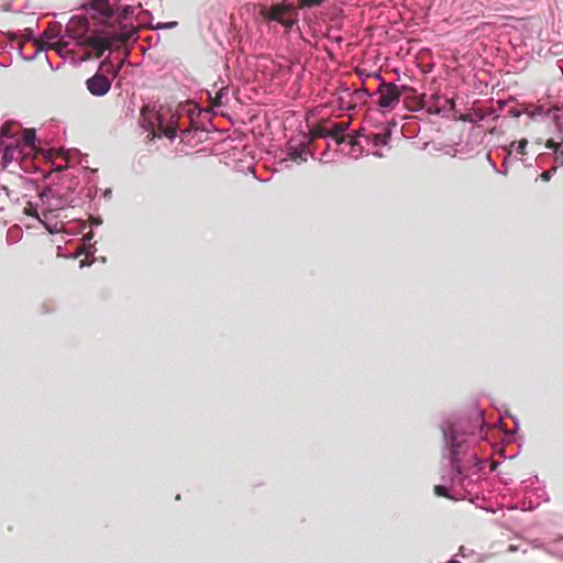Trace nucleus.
<instances>
[{"mask_svg":"<svg viewBox=\"0 0 563 563\" xmlns=\"http://www.w3.org/2000/svg\"><path fill=\"white\" fill-rule=\"evenodd\" d=\"M488 424L483 411L474 410L468 417L451 415L442 420V484L434 487L438 496L453 498L449 487H461L471 494L481 477L484 460L477 456L474 444Z\"/></svg>","mask_w":563,"mask_h":563,"instance_id":"obj_1","label":"nucleus"},{"mask_svg":"<svg viewBox=\"0 0 563 563\" xmlns=\"http://www.w3.org/2000/svg\"><path fill=\"white\" fill-rule=\"evenodd\" d=\"M95 9L107 19L115 18L119 22V30H92L85 16L70 18L65 27V36L71 38L77 46L88 52L86 58H100L117 42L128 41L137 33L135 26L124 23L134 12L132 5L114 7L109 2H102Z\"/></svg>","mask_w":563,"mask_h":563,"instance_id":"obj_2","label":"nucleus"},{"mask_svg":"<svg viewBox=\"0 0 563 563\" xmlns=\"http://www.w3.org/2000/svg\"><path fill=\"white\" fill-rule=\"evenodd\" d=\"M178 118L170 111H163L161 107L157 111H152L148 107H143L141 110V125L142 128L155 136H166L174 140L178 136Z\"/></svg>","mask_w":563,"mask_h":563,"instance_id":"obj_3","label":"nucleus"},{"mask_svg":"<svg viewBox=\"0 0 563 563\" xmlns=\"http://www.w3.org/2000/svg\"><path fill=\"white\" fill-rule=\"evenodd\" d=\"M407 90V86H397L395 82H386L382 80L376 92H374L376 99L375 103L382 109L393 110L400 102L402 93Z\"/></svg>","mask_w":563,"mask_h":563,"instance_id":"obj_4","label":"nucleus"},{"mask_svg":"<svg viewBox=\"0 0 563 563\" xmlns=\"http://www.w3.org/2000/svg\"><path fill=\"white\" fill-rule=\"evenodd\" d=\"M99 69L112 71L114 76L119 73V68L114 67L110 58H104L100 63ZM86 87L92 96L103 97L111 88V80L103 73L98 70L93 76L86 80Z\"/></svg>","mask_w":563,"mask_h":563,"instance_id":"obj_5","label":"nucleus"},{"mask_svg":"<svg viewBox=\"0 0 563 563\" xmlns=\"http://www.w3.org/2000/svg\"><path fill=\"white\" fill-rule=\"evenodd\" d=\"M289 11H290V7H288V5L275 4L269 8H266L263 11V15L268 21H275V22L282 24L283 26H285L286 29H290L292 26L294 22H292V20L287 18V14L289 13Z\"/></svg>","mask_w":563,"mask_h":563,"instance_id":"obj_6","label":"nucleus"},{"mask_svg":"<svg viewBox=\"0 0 563 563\" xmlns=\"http://www.w3.org/2000/svg\"><path fill=\"white\" fill-rule=\"evenodd\" d=\"M554 124L558 133V137L561 139V143H558L553 139L548 140L545 146L552 150L555 154L556 163L563 165V112L554 115Z\"/></svg>","mask_w":563,"mask_h":563,"instance_id":"obj_7","label":"nucleus"},{"mask_svg":"<svg viewBox=\"0 0 563 563\" xmlns=\"http://www.w3.org/2000/svg\"><path fill=\"white\" fill-rule=\"evenodd\" d=\"M60 31H62V25L58 24V26H56V30H55V27H51L48 31L44 32L42 35V38L35 41V43L37 45V51L34 53V55L26 57V59L32 60L35 58V56L37 55L38 52L46 51V49H49L53 47L55 48L54 45L48 44V42H47L48 40L60 37L62 46L63 47L67 46L68 43L64 41V36L60 35Z\"/></svg>","mask_w":563,"mask_h":563,"instance_id":"obj_8","label":"nucleus"},{"mask_svg":"<svg viewBox=\"0 0 563 563\" xmlns=\"http://www.w3.org/2000/svg\"><path fill=\"white\" fill-rule=\"evenodd\" d=\"M1 166L8 168L13 162H20L24 156V150L19 142H10L2 146Z\"/></svg>","mask_w":563,"mask_h":563,"instance_id":"obj_9","label":"nucleus"},{"mask_svg":"<svg viewBox=\"0 0 563 563\" xmlns=\"http://www.w3.org/2000/svg\"><path fill=\"white\" fill-rule=\"evenodd\" d=\"M395 124L387 123L384 125L383 131L379 133H373L371 135L374 146H385L389 143L393 134V128Z\"/></svg>","mask_w":563,"mask_h":563,"instance_id":"obj_10","label":"nucleus"},{"mask_svg":"<svg viewBox=\"0 0 563 563\" xmlns=\"http://www.w3.org/2000/svg\"><path fill=\"white\" fill-rule=\"evenodd\" d=\"M350 123L349 122H335L330 124V131H331V139H333L338 144H341L344 142V134L346 130L349 129Z\"/></svg>","mask_w":563,"mask_h":563,"instance_id":"obj_11","label":"nucleus"},{"mask_svg":"<svg viewBox=\"0 0 563 563\" xmlns=\"http://www.w3.org/2000/svg\"><path fill=\"white\" fill-rule=\"evenodd\" d=\"M527 146H528V140L521 139L519 141L511 142L508 146H506L504 148V151L507 152L508 154H511V156L515 153V156L521 155L522 157H526Z\"/></svg>","mask_w":563,"mask_h":563,"instance_id":"obj_12","label":"nucleus"},{"mask_svg":"<svg viewBox=\"0 0 563 563\" xmlns=\"http://www.w3.org/2000/svg\"><path fill=\"white\" fill-rule=\"evenodd\" d=\"M15 142H19L23 150L27 147L33 151L35 148L36 131L34 129L24 130L22 139L15 137Z\"/></svg>","mask_w":563,"mask_h":563,"instance_id":"obj_13","label":"nucleus"},{"mask_svg":"<svg viewBox=\"0 0 563 563\" xmlns=\"http://www.w3.org/2000/svg\"><path fill=\"white\" fill-rule=\"evenodd\" d=\"M12 124L13 123L7 122L0 128V140L2 146H4V144L15 141L16 135L10 129Z\"/></svg>","mask_w":563,"mask_h":563,"instance_id":"obj_14","label":"nucleus"},{"mask_svg":"<svg viewBox=\"0 0 563 563\" xmlns=\"http://www.w3.org/2000/svg\"><path fill=\"white\" fill-rule=\"evenodd\" d=\"M336 103L340 110H354L355 102L353 97H346L345 95H339L336 98Z\"/></svg>","mask_w":563,"mask_h":563,"instance_id":"obj_15","label":"nucleus"},{"mask_svg":"<svg viewBox=\"0 0 563 563\" xmlns=\"http://www.w3.org/2000/svg\"><path fill=\"white\" fill-rule=\"evenodd\" d=\"M352 97L356 103L357 101H362L364 97L375 98V95L374 92H369L365 87H362L352 91Z\"/></svg>","mask_w":563,"mask_h":563,"instance_id":"obj_16","label":"nucleus"},{"mask_svg":"<svg viewBox=\"0 0 563 563\" xmlns=\"http://www.w3.org/2000/svg\"><path fill=\"white\" fill-rule=\"evenodd\" d=\"M505 157L503 159V164H501V169H498L497 173L504 175V176H507L508 175V169H509V166L512 165V157H511V154H508L507 152H505Z\"/></svg>","mask_w":563,"mask_h":563,"instance_id":"obj_17","label":"nucleus"},{"mask_svg":"<svg viewBox=\"0 0 563 563\" xmlns=\"http://www.w3.org/2000/svg\"><path fill=\"white\" fill-rule=\"evenodd\" d=\"M314 134H316V136L322 137V139L331 137L330 126H321V125L317 126L314 129Z\"/></svg>","mask_w":563,"mask_h":563,"instance_id":"obj_18","label":"nucleus"},{"mask_svg":"<svg viewBox=\"0 0 563 563\" xmlns=\"http://www.w3.org/2000/svg\"><path fill=\"white\" fill-rule=\"evenodd\" d=\"M307 154V150L305 146H302L301 150H298V148H291V152H290V156L294 158V159H297V158H300L302 161H306V157H303V155Z\"/></svg>","mask_w":563,"mask_h":563,"instance_id":"obj_19","label":"nucleus"},{"mask_svg":"<svg viewBox=\"0 0 563 563\" xmlns=\"http://www.w3.org/2000/svg\"><path fill=\"white\" fill-rule=\"evenodd\" d=\"M177 22L176 21H172V22H159L157 23L154 29L156 30H165V29H174L175 26H177Z\"/></svg>","mask_w":563,"mask_h":563,"instance_id":"obj_20","label":"nucleus"},{"mask_svg":"<svg viewBox=\"0 0 563 563\" xmlns=\"http://www.w3.org/2000/svg\"><path fill=\"white\" fill-rule=\"evenodd\" d=\"M339 95H345L346 97H352V91H351L350 87L345 82H342L339 86L338 96Z\"/></svg>","mask_w":563,"mask_h":563,"instance_id":"obj_21","label":"nucleus"},{"mask_svg":"<svg viewBox=\"0 0 563 563\" xmlns=\"http://www.w3.org/2000/svg\"><path fill=\"white\" fill-rule=\"evenodd\" d=\"M554 172H555V168H552V169H550V170L543 172V173L541 174V178H542V180H544V181H549V180L551 179V177H552V174H553Z\"/></svg>","mask_w":563,"mask_h":563,"instance_id":"obj_22","label":"nucleus"},{"mask_svg":"<svg viewBox=\"0 0 563 563\" xmlns=\"http://www.w3.org/2000/svg\"><path fill=\"white\" fill-rule=\"evenodd\" d=\"M190 133H191V131L188 130V129L181 130L180 134H179L180 141L181 142H187L188 141V136L190 135Z\"/></svg>","mask_w":563,"mask_h":563,"instance_id":"obj_23","label":"nucleus"},{"mask_svg":"<svg viewBox=\"0 0 563 563\" xmlns=\"http://www.w3.org/2000/svg\"><path fill=\"white\" fill-rule=\"evenodd\" d=\"M520 161L525 166H530L531 164L530 163H527V158L526 157H522L521 155H518V156H515V154L512 155V163L514 162H518Z\"/></svg>","mask_w":563,"mask_h":563,"instance_id":"obj_24","label":"nucleus"},{"mask_svg":"<svg viewBox=\"0 0 563 563\" xmlns=\"http://www.w3.org/2000/svg\"><path fill=\"white\" fill-rule=\"evenodd\" d=\"M486 159H487V162L489 163V165H490L492 169H493L494 172H496V173H497V172H498L497 165H496V163L492 159V156H490V154H489V153H488V154H486Z\"/></svg>","mask_w":563,"mask_h":563,"instance_id":"obj_25","label":"nucleus"},{"mask_svg":"<svg viewBox=\"0 0 563 563\" xmlns=\"http://www.w3.org/2000/svg\"><path fill=\"white\" fill-rule=\"evenodd\" d=\"M51 194H52V189L47 187V188H45V189L40 194V198H41L42 200H44V198H45V197H47V196H48V195H51Z\"/></svg>","mask_w":563,"mask_h":563,"instance_id":"obj_26","label":"nucleus"},{"mask_svg":"<svg viewBox=\"0 0 563 563\" xmlns=\"http://www.w3.org/2000/svg\"><path fill=\"white\" fill-rule=\"evenodd\" d=\"M102 223V220L100 218H92L91 219V225L98 227Z\"/></svg>","mask_w":563,"mask_h":563,"instance_id":"obj_27","label":"nucleus"},{"mask_svg":"<svg viewBox=\"0 0 563 563\" xmlns=\"http://www.w3.org/2000/svg\"><path fill=\"white\" fill-rule=\"evenodd\" d=\"M93 238V232L90 230L88 233L85 234V240L90 241Z\"/></svg>","mask_w":563,"mask_h":563,"instance_id":"obj_28","label":"nucleus"},{"mask_svg":"<svg viewBox=\"0 0 563 563\" xmlns=\"http://www.w3.org/2000/svg\"><path fill=\"white\" fill-rule=\"evenodd\" d=\"M2 190L5 192L8 197H11L12 191L8 187L2 186Z\"/></svg>","mask_w":563,"mask_h":563,"instance_id":"obj_29","label":"nucleus"},{"mask_svg":"<svg viewBox=\"0 0 563 563\" xmlns=\"http://www.w3.org/2000/svg\"><path fill=\"white\" fill-rule=\"evenodd\" d=\"M375 78L378 79L380 82L382 80H384L379 71L375 73Z\"/></svg>","mask_w":563,"mask_h":563,"instance_id":"obj_30","label":"nucleus"},{"mask_svg":"<svg viewBox=\"0 0 563 563\" xmlns=\"http://www.w3.org/2000/svg\"><path fill=\"white\" fill-rule=\"evenodd\" d=\"M26 32H27L26 38H32L33 37V31L32 30H26Z\"/></svg>","mask_w":563,"mask_h":563,"instance_id":"obj_31","label":"nucleus"},{"mask_svg":"<svg viewBox=\"0 0 563 563\" xmlns=\"http://www.w3.org/2000/svg\"><path fill=\"white\" fill-rule=\"evenodd\" d=\"M223 97V91L222 89H220L219 91H217V98L221 99Z\"/></svg>","mask_w":563,"mask_h":563,"instance_id":"obj_32","label":"nucleus"},{"mask_svg":"<svg viewBox=\"0 0 563 563\" xmlns=\"http://www.w3.org/2000/svg\"><path fill=\"white\" fill-rule=\"evenodd\" d=\"M104 197H110L111 196V190L110 189H107L103 194Z\"/></svg>","mask_w":563,"mask_h":563,"instance_id":"obj_33","label":"nucleus"},{"mask_svg":"<svg viewBox=\"0 0 563 563\" xmlns=\"http://www.w3.org/2000/svg\"><path fill=\"white\" fill-rule=\"evenodd\" d=\"M446 563H461V562L456 559H451Z\"/></svg>","mask_w":563,"mask_h":563,"instance_id":"obj_34","label":"nucleus"},{"mask_svg":"<svg viewBox=\"0 0 563 563\" xmlns=\"http://www.w3.org/2000/svg\"><path fill=\"white\" fill-rule=\"evenodd\" d=\"M374 154H375L376 156H378V157H382V156H383V153H380V152H378V151H376Z\"/></svg>","mask_w":563,"mask_h":563,"instance_id":"obj_35","label":"nucleus"},{"mask_svg":"<svg viewBox=\"0 0 563 563\" xmlns=\"http://www.w3.org/2000/svg\"><path fill=\"white\" fill-rule=\"evenodd\" d=\"M509 550H510V551H516V548H515L514 545H510V547H509Z\"/></svg>","mask_w":563,"mask_h":563,"instance_id":"obj_36","label":"nucleus"},{"mask_svg":"<svg viewBox=\"0 0 563 563\" xmlns=\"http://www.w3.org/2000/svg\"><path fill=\"white\" fill-rule=\"evenodd\" d=\"M351 145H352V150L354 151V147L356 146V144L352 143Z\"/></svg>","mask_w":563,"mask_h":563,"instance_id":"obj_37","label":"nucleus"}]
</instances>
